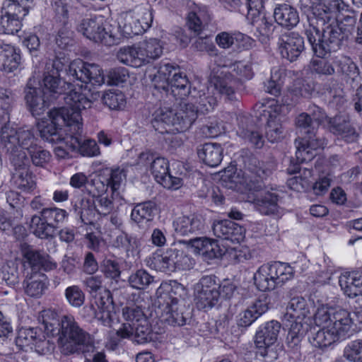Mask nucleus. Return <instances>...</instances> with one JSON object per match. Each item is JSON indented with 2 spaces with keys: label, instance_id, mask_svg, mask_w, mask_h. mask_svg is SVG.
Instances as JSON below:
<instances>
[{
  "label": "nucleus",
  "instance_id": "nucleus-33",
  "mask_svg": "<svg viewBox=\"0 0 362 362\" xmlns=\"http://www.w3.org/2000/svg\"><path fill=\"white\" fill-rule=\"evenodd\" d=\"M25 99L33 115H40L53 100L45 96L42 89L27 86Z\"/></svg>",
  "mask_w": 362,
  "mask_h": 362
},
{
  "label": "nucleus",
  "instance_id": "nucleus-63",
  "mask_svg": "<svg viewBox=\"0 0 362 362\" xmlns=\"http://www.w3.org/2000/svg\"><path fill=\"white\" fill-rule=\"evenodd\" d=\"M64 295L69 305L74 308H80L84 303L85 294L78 286L67 287Z\"/></svg>",
  "mask_w": 362,
  "mask_h": 362
},
{
  "label": "nucleus",
  "instance_id": "nucleus-31",
  "mask_svg": "<svg viewBox=\"0 0 362 362\" xmlns=\"http://www.w3.org/2000/svg\"><path fill=\"white\" fill-rule=\"evenodd\" d=\"M197 112L192 103H180L175 113L176 130L183 132L189 129L196 120Z\"/></svg>",
  "mask_w": 362,
  "mask_h": 362
},
{
  "label": "nucleus",
  "instance_id": "nucleus-32",
  "mask_svg": "<svg viewBox=\"0 0 362 362\" xmlns=\"http://www.w3.org/2000/svg\"><path fill=\"white\" fill-rule=\"evenodd\" d=\"M20 51L10 45H0V70L11 73L16 70L21 63Z\"/></svg>",
  "mask_w": 362,
  "mask_h": 362
},
{
  "label": "nucleus",
  "instance_id": "nucleus-1",
  "mask_svg": "<svg viewBox=\"0 0 362 362\" xmlns=\"http://www.w3.org/2000/svg\"><path fill=\"white\" fill-rule=\"evenodd\" d=\"M243 173L234 170L233 167L225 169L222 180L230 183L229 188L243 185L249 190L259 191L253 201L257 210L264 215L278 214L281 199L279 191L272 187L262 189V182L270 175L271 170L256 158H249Z\"/></svg>",
  "mask_w": 362,
  "mask_h": 362
},
{
  "label": "nucleus",
  "instance_id": "nucleus-4",
  "mask_svg": "<svg viewBox=\"0 0 362 362\" xmlns=\"http://www.w3.org/2000/svg\"><path fill=\"white\" fill-rule=\"evenodd\" d=\"M309 307L303 297L293 298L287 308L283 322L288 329L286 341L293 348L299 344L302 339L310 328Z\"/></svg>",
  "mask_w": 362,
  "mask_h": 362
},
{
  "label": "nucleus",
  "instance_id": "nucleus-51",
  "mask_svg": "<svg viewBox=\"0 0 362 362\" xmlns=\"http://www.w3.org/2000/svg\"><path fill=\"white\" fill-rule=\"evenodd\" d=\"M267 265L270 271V274L274 276L276 286L282 284L293 276V268L286 263L275 262Z\"/></svg>",
  "mask_w": 362,
  "mask_h": 362
},
{
  "label": "nucleus",
  "instance_id": "nucleus-46",
  "mask_svg": "<svg viewBox=\"0 0 362 362\" xmlns=\"http://www.w3.org/2000/svg\"><path fill=\"white\" fill-rule=\"evenodd\" d=\"M341 336L333 328L322 327L312 337V344L320 349L326 348L341 339Z\"/></svg>",
  "mask_w": 362,
  "mask_h": 362
},
{
  "label": "nucleus",
  "instance_id": "nucleus-35",
  "mask_svg": "<svg viewBox=\"0 0 362 362\" xmlns=\"http://www.w3.org/2000/svg\"><path fill=\"white\" fill-rule=\"evenodd\" d=\"M138 47L144 65L158 59L163 52V44L157 38H149L139 42Z\"/></svg>",
  "mask_w": 362,
  "mask_h": 362
},
{
  "label": "nucleus",
  "instance_id": "nucleus-2",
  "mask_svg": "<svg viewBox=\"0 0 362 362\" xmlns=\"http://www.w3.org/2000/svg\"><path fill=\"white\" fill-rule=\"evenodd\" d=\"M36 140L32 129H16L5 124L0 131V146L6 150L13 166H28L27 153L35 166L44 167L49 162L50 153L38 146Z\"/></svg>",
  "mask_w": 362,
  "mask_h": 362
},
{
  "label": "nucleus",
  "instance_id": "nucleus-61",
  "mask_svg": "<svg viewBox=\"0 0 362 362\" xmlns=\"http://www.w3.org/2000/svg\"><path fill=\"white\" fill-rule=\"evenodd\" d=\"M295 124L297 129L304 134H313L317 128L310 117V115H308L307 112L299 114L295 119Z\"/></svg>",
  "mask_w": 362,
  "mask_h": 362
},
{
  "label": "nucleus",
  "instance_id": "nucleus-52",
  "mask_svg": "<svg viewBox=\"0 0 362 362\" xmlns=\"http://www.w3.org/2000/svg\"><path fill=\"white\" fill-rule=\"evenodd\" d=\"M286 136L280 117L269 115L266 127V136L272 142H277Z\"/></svg>",
  "mask_w": 362,
  "mask_h": 362
},
{
  "label": "nucleus",
  "instance_id": "nucleus-14",
  "mask_svg": "<svg viewBox=\"0 0 362 362\" xmlns=\"http://www.w3.org/2000/svg\"><path fill=\"white\" fill-rule=\"evenodd\" d=\"M280 329L281 324L277 321L272 320L260 327L256 332L255 344L258 350L257 352L262 357L267 358L268 361L277 358L274 344L277 340Z\"/></svg>",
  "mask_w": 362,
  "mask_h": 362
},
{
  "label": "nucleus",
  "instance_id": "nucleus-8",
  "mask_svg": "<svg viewBox=\"0 0 362 362\" xmlns=\"http://www.w3.org/2000/svg\"><path fill=\"white\" fill-rule=\"evenodd\" d=\"M313 59L310 66L313 71L320 75H332L337 72L354 77L358 74V68L350 57L344 55H329L328 57H317Z\"/></svg>",
  "mask_w": 362,
  "mask_h": 362
},
{
  "label": "nucleus",
  "instance_id": "nucleus-41",
  "mask_svg": "<svg viewBox=\"0 0 362 362\" xmlns=\"http://www.w3.org/2000/svg\"><path fill=\"white\" fill-rule=\"evenodd\" d=\"M175 112L169 107H159L153 114L152 125L160 133L168 132L165 126L175 127Z\"/></svg>",
  "mask_w": 362,
  "mask_h": 362
},
{
  "label": "nucleus",
  "instance_id": "nucleus-60",
  "mask_svg": "<svg viewBox=\"0 0 362 362\" xmlns=\"http://www.w3.org/2000/svg\"><path fill=\"white\" fill-rule=\"evenodd\" d=\"M102 100L104 105L111 110H119L124 107L126 100L120 91H109L103 94Z\"/></svg>",
  "mask_w": 362,
  "mask_h": 362
},
{
  "label": "nucleus",
  "instance_id": "nucleus-42",
  "mask_svg": "<svg viewBox=\"0 0 362 362\" xmlns=\"http://www.w3.org/2000/svg\"><path fill=\"white\" fill-rule=\"evenodd\" d=\"M327 4L325 3L323 6L316 8L313 11V18L310 28L308 30H318L323 29V27H327L332 24L339 23L334 16L333 11L326 8Z\"/></svg>",
  "mask_w": 362,
  "mask_h": 362
},
{
  "label": "nucleus",
  "instance_id": "nucleus-39",
  "mask_svg": "<svg viewBox=\"0 0 362 362\" xmlns=\"http://www.w3.org/2000/svg\"><path fill=\"white\" fill-rule=\"evenodd\" d=\"M13 181L15 186L24 192L33 191L36 187V182L33 173L28 165L14 166Z\"/></svg>",
  "mask_w": 362,
  "mask_h": 362
},
{
  "label": "nucleus",
  "instance_id": "nucleus-20",
  "mask_svg": "<svg viewBox=\"0 0 362 362\" xmlns=\"http://www.w3.org/2000/svg\"><path fill=\"white\" fill-rule=\"evenodd\" d=\"M325 140L313 134H306L303 138L295 140L296 147V156L299 163L310 161L316 156L317 151L324 147Z\"/></svg>",
  "mask_w": 362,
  "mask_h": 362
},
{
  "label": "nucleus",
  "instance_id": "nucleus-62",
  "mask_svg": "<svg viewBox=\"0 0 362 362\" xmlns=\"http://www.w3.org/2000/svg\"><path fill=\"white\" fill-rule=\"evenodd\" d=\"M52 6L55 13V19L62 24H68L70 0H52Z\"/></svg>",
  "mask_w": 362,
  "mask_h": 362
},
{
  "label": "nucleus",
  "instance_id": "nucleus-64",
  "mask_svg": "<svg viewBox=\"0 0 362 362\" xmlns=\"http://www.w3.org/2000/svg\"><path fill=\"white\" fill-rule=\"evenodd\" d=\"M344 357L351 362H362V339L351 341L345 347Z\"/></svg>",
  "mask_w": 362,
  "mask_h": 362
},
{
  "label": "nucleus",
  "instance_id": "nucleus-6",
  "mask_svg": "<svg viewBox=\"0 0 362 362\" xmlns=\"http://www.w3.org/2000/svg\"><path fill=\"white\" fill-rule=\"evenodd\" d=\"M238 86V80L230 74L214 77L207 89V93L199 96L197 101L198 105L195 108L202 113L210 112L217 105L218 98L216 95H224L230 101L238 100L236 93Z\"/></svg>",
  "mask_w": 362,
  "mask_h": 362
},
{
  "label": "nucleus",
  "instance_id": "nucleus-59",
  "mask_svg": "<svg viewBox=\"0 0 362 362\" xmlns=\"http://www.w3.org/2000/svg\"><path fill=\"white\" fill-rule=\"evenodd\" d=\"M335 308L322 306L317 308L313 316L315 324L318 327H330Z\"/></svg>",
  "mask_w": 362,
  "mask_h": 362
},
{
  "label": "nucleus",
  "instance_id": "nucleus-25",
  "mask_svg": "<svg viewBox=\"0 0 362 362\" xmlns=\"http://www.w3.org/2000/svg\"><path fill=\"white\" fill-rule=\"evenodd\" d=\"M185 306L179 304L177 298L169 297V300L162 310L160 318L162 321L173 326H183L189 320V313H185Z\"/></svg>",
  "mask_w": 362,
  "mask_h": 362
},
{
  "label": "nucleus",
  "instance_id": "nucleus-43",
  "mask_svg": "<svg viewBox=\"0 0 362 362\" xmlns=\"http://www.w3.org/2000/svg\"><path fill=\"white\" fill-rule=\"evenodd\" d=\"M138 45L122 47L117 53V59L123 64L133 67L144 66Z\"/></svg>",
  "mask_w": 362,
  "mask_h": 362
},
{
  "label": "nucleus",
  "instance_id": "nucleus-58",
  "mask_svg": "<svg viewBox=\"0 0 362 362\" xmlns=\"http://www.w3.org/2000/svg\"><path fill=\"white\" fill-rule=\"evenodd\" d=\"M122 315L127 322L137 324L148 320L141 305H132L123 308Z\"/></svg>",
  "mask_w": 362,
  "mask_h": 362
},
{
  "label": "nucleus",
  "instance_id": "nucleus-27",
  "mask_svg": "<svg viewBox=\"0 0 362 362\" xmlns=\"http://www.w3.org/2000/svg\"><path fill=\"white\" fill-rule=\"evenodd\" d=\"M23 257L33 271L42 269L44 271H51L57 267L55 262H52L45 252L36 250L28 247L23 251Z\"/></svg>",
  "mask_w": 362,
  "mask_h": 362
},
{
  "label": "nucleus",
  "instance_id": "nucleus-53",
  "mask_svg": "<svg viewBox=\"0 0 362 362\" xmlns=\"http://www.w3.org/2000/svg\"><path fill=\"white\" fill-rule=\"evenodd\" d=\"M235 40L236 41L243 40L248 44V47H251L253 40L248 36L242 33L231 34L228 32H221L216 36L215 41L216 44L222 49H228L234 44Z\"/></svg>",
  "mask_w": 362,
  "mask_h": 362
},
{
  "label": "nucleus",
  "instance_id": "nucleus-45",
  "mask_svg": "<svg viewBox=\"0 0 362 362\" xmlns=\"http://www.w3.org/2000/svg\"><path fill=\"white\" fill-rule=\"evenodd\" d=\"M30 4V0H6L1 9L6 15L12 16L21 22L28 14Z\"/></svg>",
  "mask_w": 362,
  "mask_h": 362
},
{
  "label": "nucleus",
  "instance_id": "nucleus-49",
  "mask_svg": "<svg viewBox=\"0 0 362 362\" xmlns=\"http://www.w3.org/2000/svg\"><path fill=\"white\" fill-rule=\"evenodd\" d=\"M156 210V204L151 201L137 204L131 213V218L135 223H139L144 221L152 220Z\"/></svg>",
  "mask_w": 362,
  "mask_h": 362
},
{
  "label": "nucleus",
  "instance_id": "nucleus-48",
  "mask_svg": "<svg viewBox=\"0 0 362 362\" xmlns=\"http://www.w3.org/2000/svg\"><path fill=\"white\" fill-rule=\"evenodd\" d=\"M254 282L257 288L261 291L273 290L276 286L274 276L267 264L261 266L254 275Z\"/></svg>",
  "mask_w": 362,
  "mask_h": 362
},
{
  "label": "nucleus",
  "instance_id": "nucleus-12",
  "mask_svg": "<svg viewBox=\"0 0 362 362\" xmlns=\"http://www.w3.org/2000/svg\"><path fill=\"white\" fill-rule=\"evenodd\" d=\"M69 112L64 110H51L48 112L49 119L42 121L38 123V130L40 136L45 141L55 144L62 141L63 139L61 134L62 127H69V129L76 133L74 129L71 127V123L67 118ZM78 131H77L78 132Z\"/></svg>",
  "mask_w": 362,
  "mask_h": 362
},
{
  "label": "nucleus",
  "instance_id": "nucleus-19",
  "mask_svg": "<svg viewBox=\"0 0 362 362\" xmlns=\"http://www.w3.org/2000/svg\"><path fill=\"white\" fill-rule=\"evenodd\" d=\"M327 129L332 134L349 143L356 141L358 137L350 116L346 114H338L329 117Z\"/></svg>",
  "mask_w": 362,
  "mask_h": 362
},
{
  "label": "nucleus",
  "instance_id": "nucleus-56",
  "mask_svg": "<svg viewBox=\"0 0 362 362\" xmlns=\"http://www.w3.org/2000/svg\"><path fill=\"white\" fill-rule=\"evenodd\" d=\"M1 278L8 285L14 286L19 282L21 272L18 271V264L9 262L1 268Z\"/></svg>",
  "mask_w": 362,
  "mask_h": 362
},
{
  "label": "nucleus",
  "instance_id": "nucleus-7",
  "mask_svg": "<svg viewBox=\"0 0 362 362\" xmlns=\"http://www.w3.org/2000/svg\"><path fill=\"white\" fill-rule=\"evenodd\" d=\"M68 212L56 206L43 208L40 215H33L29 223L30 232L37 238L50 240L54 238L59 224L68 218Z\"/></svg>",
  "mask_w": 362,
  "mask_h": 362
},
{
  "label": "nucleus",
  "instance_id": "nucleus-44",
  "mask_svg": "<svg viewBox=\"0 0 362 362\" xmlns=\"http://www.w3.org/2000/svg\"><path fill=\"white\" fill-rule=\"evenodd\" d=\"M39 321L44 325L45 331L52 337L57 336L61 329L62 316L52 309L44 310L40 313Z\"/></svg>",
  "mask_w": 362,
  "mask_h": 362
},
{
  "label": "nucleus",
  "instance_id": "nucleus-57",
  "mask_svg": "<svg viewBox=\"0 0 362 362\" xmlns=\"http://www.w3.org/2000/svg\"><path fill=\"white\" fill-rule=\"evenodd\" d=\"M21 28V23L12 17L6 15L1 9L0 11V33L14 34L18 33Z\"/></svg>",
  "mask_w": 362,
  "mask_h": 362
},
{
  "label": "nucleus",
  "instance_id": "nucleus-50",
  "mask_svg": "<svg viewBox=\"0 0 362 362\" xmlns=\"http://www.w3.org/2000/svg\"><path fill=\"white\" fill-rule=\"evenodd\" d=\"M108 186L111 190L112 198L118 197L122 184L126 179V173L124 169L119 168L111 170H104Z\"/></svg>",
  "mask_w": 362,
  "mask_h": 362
},
{
  "label": "nucleus",
  "instance_id": "nucleus-24",
  "mask_svg": "<svg viewBox=\"0 0 362 362\" xmlns=\"http://www.w3.org/2000/svg\"><path fill=\"white\" fill-rule=\"evenodd\" d=\"M269 300L266 294L261 295L238 316V325L242 327L250 326L256 320L269 310Z\"/></svg>",
  "mask_w": 362,
  "mask_h": 362
},
{
  "label": "nucleus",
  "instance_id": "nucleus-16",
  "mask_svg": "<svg viewBox=\"0 0 362 362\" xmlns=\"http://www.w3.org/2000/svg\"><path fill=\"white\" fill-rule=\"evenodd\" d=\"M58 65L57 62H54L51 68L47 66L42 80V92L45 97L53 101L66 94L71 88V83L60 77Z\"/></svg>",
  "mask_w": 362,
  "mask_h": 362
},
{
  "label": "nucleus",
  "instance_id": "nucleus-17",
  "mask_svg": "<svg viewBox=\"0 0 362 362\" xmlns=\"http://www.w3.org/2000/svg\"><path fill=\"white\" fill-rule=\"evenodd\" d=\"M102 16L83 18L77 26V30L87 38L105 45L112 42V35L106 31Z\"/></svg>",
  "mask_w": 362,
  "mask_h": 362
},
{
  "label": "nucleus",
  "instance_id": "nucleus-18",
  "mask_svg": "<svg viewBox=\"0 0 362 362\" xmlns=\"http://www.w3.org/2000/svg\"><path fill=\"white\" fill-rule=\"evenodd\" d=\"M304 39L298 33L284 32L277 40L278 49L283 58L296 61L305 49Z\"/></svg>",
  "mask_w": 362,
  "mask_h": 362
},
{
  "label": "nucleus",
  "instance_id": "nucleus-34",
  "mask_svg": "<svg viewBox=\"0 0 362 362\" xmlns=\"http://www.w3.org/2000/svg\"><path fill=\"white\" fill-rule=\"evenodd\" d=\"M197 154L206 165L216 167L223 159V148L220 144L206 143L199 146Z\"/></svg>",
  "mask_w": 362,
  "mask_h": 362
},
{
  "label": "nucleus",
  "instance_id": "nucleus-10",
  "mask_svg": "<svg viewBox=\"0 0 362 362\" xmlns=\"http://www.w3.org/2000/svg\"><path fill=\"white\" fill-rule=\"evenodd\" d=\"M66 74L73 79L81 81L85 86H81L80 89L90 90L88 86L90 83L92 86H100L105 82L104 75L100 67L95 64H90L78 59L70 62Z\"/></svg>",
  "mask_w": 362,
  "mask_h": 362
},
{
  "label": "nucleus",
  "instance_id": "nucleus-21",
  "mask_svg": "<svg viewBox=\"0 0 362 362\" xmlns=\"http://www.w3.org/2000/svg\"><path fill=\"white\" fill-rule=\"evenodd\" d=\"M150 170L157 182L165 188L176 189L182 185L180 178L170 175L168 161L163 157L154 158L151 163Z\"/></svg>",
  "mask_w": 362,
  "mask_h": 362
},
{
  "label": "nucleus",
  "instance_id": "nucleus-55",
  "mask_svg": "<svg viewBox=\"0 0 362 362\" xmlns=\"http://www.w3.org/2000/svg\"><path fill=\"white\" fill-rule=\"evenodd\" d=\"M154 277L144 269H139L132 274L128 279L130 286L136 289L143 290L153 283Z\"/></svg>",
  "mask_w": 362,
  "mask_h": 362
},
{
  "label": "nucleus",
  "instance_id": "nucleus-40",
  "mask_svg": "<svg viewBox=\"0 0 362 362\" xmlns=\"http://www.w3.org/2000/svg\"><path fill=\"white\" fill-rule=\"evenodd\" d=\"M25 293L35 298L40 297L47 288V276L44 274L35 272L23 282Z\"/></svg>",
  "mask_w": 362,
  "mask_h": 362
},
{
  "label": "nucleus",
  "instance_id": "nucleus-23",
  "mask_svg": "<svg viewBox=\"0 0 362 362\" xmlns=\"http://www.w3.org/2000/svg\"><path fill=\"white\" fill-rule=\"evenodd\" d=\"M116 335L119 339H130L137 344H145L151 340V328L148 320L137 324L123 323L117 330Z\"/></svg>",
  "mask_w": 362,
  "mask_h": 362
},
{
  "label": "nucleus",
  "instance_id": "nucleus-15",
  "mask_svg": "<svg viewBox=\"0 0 362 362\" xmlns=\"http://www.w3.org/2000/svg\"><path fill=\"white\" fill-rule=\"evenodd\" d=\"M82 90L79 88V90H77L76 88H70L68 90L69 93H66L63 97L66 105L59 108H54L55 110L66 109L69 112L67 118L71 122V127L76 132L79 131L81 128V122L82 121L81 110L90 107L92 103L86 94L80 91Z\"/></svg>",
  "mask_w": 362,
  "mask_h": 362
},
{
  "label": "nucleus",
  "instance_id": "nucleus-22",
  "mask_svg": "<svg viewBox=\"0 0 362 362\" xmlns=\"http://www.w3.org/2000/svg\"><path fill=\"white\" fill-rule=\"evenodd\" d=\"M214 235L220 239L239 243L244 239V228L235 222L228 220H214L211 224Z\"/></svg>",
  "mask_w": 362,
  "mask_h": 362
},
{
  "label": "nucleus",
  "instance_id": "nucleus-3",
  "mask_svg": "<svg viewBox=\"0 0 362 362\" xmlns=\"http://www.w3.org/2000/svg\"><path fill=\"white\" fill-rule=\"evenodd\" d=\"M57 337L64 355L85 352L94 346L93 337L70 315L62 316L61 329Z\"/></svg>",
  "mask_w": 362,
  "mask_h": 362
},
{
  "label": "nucleus",
  "instance_id": "nucleus-13",
  "mask_svg": "<svg viewBox=\"0 0 362 362\" xmlns=\"http://www.w3.org/2000/svg\"><path fill=\"white\" fill-rule=\"evenodd\" d=\"M220 296V284L214 275L202 276L195 286L194 301L199 310L211 309L218 304Z\"/></svg>",
  "mask_w": 362,
  "mask_h": 362
},
{
  "label": "nucleus",
  "instance_id": "nucleus-5",
  "mask_svg": "<svg viewBox=\"0 0 362 362\" xmlns=\"http://www.w3.org/2000/svg\"><path fill=\"white\" fill-rule=\"evenodd\" d=\"M342 22L323 27V29L306 30L308 40L317 57H325L337 52L348 40L350 30L343 28Z\"/></svg>",
  "mask_w": 362,
  "mask_h": 362
},
{
  "label": "nucleus",
  "instance_id": "nucleus-30",
  "mask_svg": "<svg viewBox=\"0 0 362 362\" xmlns=\"http://www.w3.org/2000/svg\"><path fill=\"white\" fill-rule=\"evenodd\" d=\"M173 225L177 235L180 236L197 234L204 228L202 218L194 214L179 217L174 221Z\"/></svg>",
  "mask_w": 362,
  "mask_h": 362
},
{
  "label": "nucleus",
  "instance_id": "nucleus-37",
  "mask_svg": "<svg viewBox=\"0 0 362 362\" xmlns=\"http://www.w3.org/2000/svg\"><path fill=\"white\" fill-rule=\"evenodd\" d=\"M355 318L351 317V314L344 309L334 310V316L332 317V328L335 329L341 338L351 330L353 328Z\"/></svg>",
  "mask_w": 362,
  "mask_h": 362
},
{
  "label": "nucleus",
  "instance_id": "nucleus-29",
  "mask_svg": "<svg viewBox=\"0 0 362 362\" xmlns=\"http://www.w3.org/2000/svg\"><path fill=\"white\" fill-rule=\"evenodd\" d=\"M179 67L170 63L162 62L153 75L149 77L154 88L158 90H163L167 95L169 93V81Z\"/></svg>",
  "mask_w": 362,
  "mask_h": 362
},
{
  "label": "nucleus",
  "instance_id": "nucleus-38",
  "mask_svg": "<svg viewBox=\"0 0 362 362\" xmlns=\"http://www.w3.org/2000/svg\"><path fill=\"white\" fill-rule=\"evenodd\" d=\"M339 284L344 293L354 298L362 296V275L358 274H344L339 276Z\"/></svg>",
  "mask_w": 362,
  "mask_h": 362
},
{
  "label": "nucleus",
  "instance_id": "nucleus-9",
  "mask_svg": "<svg viewBox=\"0 0 362 362\" xmlns=\"http://www.w3.org/2000/svg\"><path fill=\"white\" fill-rule=\"evenodd\" d=\"M194 264V260L183 251L170 248L160 254H153L151 266L156 270L170 273L177 270H189Z\"/></svg>",
  "mask_w": 362,
  "mask_h": 362
},
{
  "label": "nucleus",
  "instance_id": "nucleus-54",
  "mask_svg": "<svg viewBox=\"0 0 362 362\" xmlns=\"http://www.w3.org/2000/svg\"><path fill=\"white\" fill-rule=\"evenodd\" d=\"M210 16L204 11H191L187 17V25L188 28L196 34H199L204 28V24L208 23Z\"/></svg>",
  "mask_w": 362,
  "mask_h": 362
},
{
  "label": "nucleus",
  "instance_id": "nucleus-47",
  "mask_svg": "<svg viewBox=\"0 0 362 362\" xmlns=\"http://www.w3.org/2000/svg\"><path fill=\"white\" fill-rule=\"evenodd\" d=\"M41 332V329L37 327L21 328L16 339V345L23 350H33L35 339Z\"/></svg>",
  "mask_w": 362,
  "mask_h": 362
},
{
  "label": "nucleus",
  "instance_id": "nucleus-11",
  "mask_svg": "<svg viewBox=\"0 0 362 362\" xmlns=\"http://www.w3.org/2000/svg\"><path fill=\"white\" fill-rule=\"evenodd\" d=\"M153 23V14L149 6H137L124 13L119 26L124 37L129 38L146 32Z\"/></svg>",
  "mask_w": 362,
  "mask_h": 362
},
{
  "label": "nucleus",
  "instance_id": "nucleus-28",
  "mask_svg": "<svg viewBox=\"0 0 362 362\" xmlns=\"http://www.w3.org/2000/svg\"><path fill=\"white\" fill-rule=\"evenodd\" d=\"M274 18L277 24L287 29H292L299 23L298 11L288 4L276 5L274 9Z\"/></svg>",
  "mask_w": 362,
  "mask_h": 362
},
{
  "label": "nucleus",
  "instance_id": "nucleus-26",
  "mask_svg": "<svg viewBox=\"0 0 362 362\" xmlns=\"http://www.w3.org/2000/svg\"><path fill=\"white\" fill-rule=\"evenodd\" d=\"M237 122L238 135L244 139H247L255 148H262L264 144V140L262 136L257 130L253 119L250 116L240 115L238 116Z\"/></svg>",
  "mask_w": 362,
  "mask_h": 362
},
{
  "label": "nucleus",
  "instance_id": "nucleus-36",
  "mask_svg": "<svg viewBox=\"0 0 362 362\" xmlns=\"http://www.w3.org/2000/svg\"><path fill=\"white\" fill-rule=\"evenodd\" d=\"M190 93V83L187 76L179 69L169 81V93L176 100H184Z\"/></svg>",
  "mask_w": 362,
  "mask_h": 362
}]
</instances>
